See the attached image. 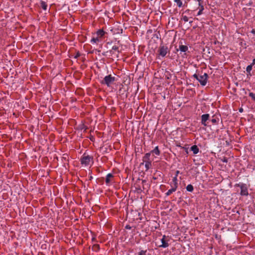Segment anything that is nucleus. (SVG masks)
Wrapping results in <instances>:
<instances>
[{
  "label": "nucleus",
  "mask_w": 255,
  "mask_h": 255,
  "mask_svg": "<svg viewBox=\"0 0 255 255\" xmlns=\"http://www.w3.org/2000/svg\"><path fill=\"white\" fill-rule=\"evenodd\" d=\"M150 153H146L142 158V162L140 163V165H143L145 163V167L146 171L148 170L151 167L152 160L150 158Z\"/></svg>",
  "instance_id": "nucleus-1"
},
{
  "label": "nucleus",
  "mask_w": 255,
  "mask_h": 255,
  "mask_svg": "<svg viewBox=\"0 0 255 255\" xmlns=\"http://www.w3.org/2000/svg\"><path fill=\"white\" fill-rule=\"evenodd\" d=\"M193 77L200 82L202 86H205L206 85L209 77L208 75L205 73L203 75L195 74Z\"/></svg>",
  "instance_id": "nucleus-2"
},
{
  "label": "nucleus",
  "mask_w": 255,
  "mask_h": 255,
  "mask_svg": "<svg viewBox=\"0 0 255 255\" xmlns=\"http://www.w3.org/2000/svg\"><path fill=\"white\" fill-rule=\"evenodd\" d=\"M115 81V77L112 76L111 75H109L104 77L101 81V83L103 85H106L108 87H110Z\"/></svg>",
  "instance_id": "nucleus-3"
},
{
  "label": "nucleus",
  "mask_w": 255,
  "mask_h": 255,
  "mask_svg": "<svg viewBox=\"0 0 255 255\" xmlns=\"http://www.w3.org/2000/svg\"><path fill=\"white\" fill-rule=\"evenodd\" d=\"M236 187H239L241 188V195L242 196H248L249 195L247 186L246 184L240 183L236 184Z\"/></svg>",
  "instance_id": "nucleus-4"
},
{
  "label": "nucleus",
  "mask_w": 255,
  "mask_h": 255,
  "mask_svg": "<svg viewBox=\"0 0 255 255\" xmlns=\"http://www.w3.org/2000/svg\"><path fill=\"white\" fill-rule=\"evenodd\" d=\"M93 157L90 155H85V154L81 157L80 160L82 164L85 166L88 165L91 161H93Z\"/></svg>",
  "instance_id": "nucleus-5"
},
{
  "label": "nucleus",
  "mask_w": 255,
  "mask_h": 255,
  "mask_svg": "<svg viewBox=\"0 0 255 255\" xmlns=\"http://www.w3.org/2000/svg\"><path fill=\"white\" fill-rule=\"evenodd\" d=\"M168 51V48L166 46H160L159 48L158 52L159 55L164 57Z\"/></svg>",
  "instance_id": "nucleus-6"
},
{
  "label": "nucleus",
  "mask_w": 255,
  "mask_h": 255,
  "mask_svg": "<svg viewBox=\"0 0 255 255\" xmlns=\"http://www.w3.org/2000/svg\"><path fill=\"white\" fill-rule=\"evenodd\" d=\"M210 115L208 114H206L202 115L201 116V124L204 126H207V121L209 120Z\"/></svg>",
  "instance_id": "nucleus-7"
},
{
  "label": "nucleus",
  "mask_w": 255,
  "mask_h": 255,
  "mask_svg": "<svg viewBox=\"0 0 255 255\" xmlns=\"http://www.w3.org/2000/svg\"><path fill=\"white\" fill-rule=\"evenodd\" d=\"M181 43L179 46V48L177 49V51L180 50L181 52H183L184 53V55H186V52L188 50V47L186 45H184L182 44V43L180 42Z\"/></svg>",
  "instance_id": "nucleus-8"
},
{
  "label": "nucleus",
  "mask_w": 255,
  "mask_h": 255,
  "mask_svg": "<svg viewBox=\"0 0 255 255\" xmlns=\"http://www.w3.org/2000/svg\"><path fill=\"white\" fill-rule=\"evenodd\" d=\"M166 236L163 235L162 237V238L161 240L162 244L160 246H159V247H162V248H166L169 246V244L167 242V241L166 240Z\"/></svg>",
  "instance_id": "nucleus-9"
},
{
  "label": "nucleus",
  "mask_w": 255,
  "mask_h": 255,
  "mask_svg": "<svg viewBox=\"0 0 255 255\" xmlns=\"http://www.w3.org/2000/svg\"><path fill=\"white\" fill-rule=\"evenodd\" d=\"M114 51H117L118 54L117 55V57H118V54L120 53V51L119 50V48L118 46L114 45L112 47L111 50L109 51V53L111 55H113L115 54Z\"/></svg>",
  "instance_id": "nucleus-10"
},
{
  "label": "nucleus",
  "mask_w": 255,
  "mask_h": 255,
  "mask_svg": "<svg viewBox=\"0 0 255 255\" xmlns=\"http://www.w3.org/2000/svg\"><path fill=\"white\" fill-rule=\"evenodd\" d=\"M113 177L114 176L112 173L107 174L106 178V183L107 185H109L112 182Z\"/></svg>",
  "instance_id": "nucleus-11"
},
{
  "label": "nucleus",
  "mask_w": 255,
  "mask_h": 255,
  "mask_svg": "<svg viewBox=\"0 0 255 255\" xmlns=\"http://www.w3.org/2000/svg\"><path fill=\"white\" fill-rule=\"evenodd\" d=\"M105 33V31H104L103 29H99L96 32L97 36L99 37L100 39L103 37Z\"/></svg>",
  "instance_id": "nucleus-12"
},
{
  "label": "nucleus",
  "mask_w": 255,
  "mask_h": 255,
  "mask_svg": "<svg viewBox=\"0 0 255 255\" xmlns=\"http://www.w3.org/2000/svg\"><path fill=\"white\" fill-rule=\"evenodd\" d=\"M191 150L193 151V153L196 154L199 152V148L196 145L191 146Z\"/></svg>",
  "instance_id": "nucleus-13"
},
{
  "label": "nucleus",
  "mask_w": 255,
  "mask_h": 255,
  "mask_svg": "<svg viewBox=\"0 0 255 255\" xmlns=\"http://www.w3.org/2000/svg\"><path fill=\"white\" fill-rule=\"evenodd\" d=\"M149 153H152L155 154L156 155H159L160 154V151L158 149V146L155 147V148L152 150Z\"/></svg>",
  "instance_id": "nucleus-14"
},
{
  "label": "nucleus",
  "mask_w": 255,
  "mask_h": 255,
  "mask_svg": "<svg viewBox=\"0 0 255 255\" xmlns=\"http://www.w3.org/2000/svg\"><path fill=\"white\" fill-rule=\"evenodd\" d=\"M40 6L41 7L46 10L47 9V4L46 3V2L44 1H42L41 0L40 2Z\"/></svg>",
  "instance_id": "nucleus-15"
},
{
  "label": "nucleus",
  "mask_w": 255,
  "mask_h": 255,
  "mask_svg": "<svg viewBox=\"0 0 255 255\" xmlns=\"http://www.w3.org/2000/svg\"><path fill=\"white\" fill-rule=\"evenodd\" d=\"M100 41V39L99 37L97 36L96 37H93L91 40V43H98Z\"/></svg>",
  "instance_id": "nucleus-16"
},
{
  "label": "nucleus",
  "mask_w": 255,
  "mask_h": 255,
  "mask_svg": "<svg viewBox=\"0 0 255 255\" xmlns=\"http://www.w3.org/2000/svg\"><path fill=\"white\" fill-rule=\"evenodd\" d=\"M186 190L189 192H192L194 190V188L192 185L189 184L186 187Z\"/></svg>",
  "instance_id": "nucleus-17"
},
{
  "label": "nucleus",
  "mask_w": 255,
  "mask_h": 255,
  "mask_svg": "<svg viewBox=\"0 0 255 255\" xmlns=\"http://www.w3.org/2000/svg\"><path fill=\"white\" fill-rule=\"evenodd\" d=\"M175 187L174 188H171L169 189L166 193L165 195L166 196H169L173 192L175 191Z\"/></svg>",
  "instance_id": "nucleus-18"
},
{
  "label": "nucleus",
  "mask_w": 255,
  "mask_h": 255,
  "mask_svg": "<svg viewBox=\"0 0 255 255\" xmlns=\"http://www.w3.org/2000/svg\"><path fill=\"white\" fill-rule=\"evenodd\" d=\"M174 1L176 3L178 7H181L183 6V3L181 0H174Z\"/></svg>",
  "instance_id": "nucleus-19"
},
{
  "label": "nucleus",
  "mask_w": 255,
  "mask_h": 255,
  "mask_svg": "<svg viewBox=\"0 0 255 255\" xmlns=\"http://www.w3.org/2000/svg\"><path fill=\"white\" fill-rule=\"evenodd\" d=\"M219 121L218 118L215 117V116H213V119L211 120V122L213 124H216Z\"/></svg>",
  "instance_id": "nucleus-20"
},
{
  "label": "nucleus",
  "mask_w": 255,
  "mask_h": 255,
  "mask_svg": "<svg viewBox=\"0 0 255 255\" xmlns=\"http://www.w3.org/2000/svg\"><path fill=\"white\" fill-rule=\"evenodd\" d=\"M253 65L250 64L247 67L246 71L247 73H250L251 71L253 69Z\"/></svg>",
  "instance_id": "nucleus-21"
},
{
  "label": "nucleus",
  "mask_w": 255,
  "mask_h": 255,
  "mask_svg": "<svg viewBox=\"0 0 255 255\" xmlns=\"http://www.w3.org/2000/svg\"><path fill=\"white\" fill-rule=\"evenodd\" d=\"M249 96L251 97L252 99L255 101V93L250 92L249 94Z\"/></svg>",
  "instance_id": "nucleus-22"
},
{
  "label": "nucleus",
  "mask_w": 255,
  "mask_h": 255,
  "mask_svg": "<svg viewBox=\"0 0 255 255\" xmlns=\"http://www.w3.org/2000/svg\"><path fill=\"white\" fill-rule=\"evenodd\" d=\"M200 9H199L198 13H197V15H201L202 13V11L204 9L203 5H200Z\"/></svg>",
  "instance_id": "nucleus-23"
},
{
  "label": "nucleus",
  "mask_w": 255,
  "mask_h": 255,
  "mask_svg": "<svg viewBox=\"0 0 255 255\" xmlns=\"http://www.w3.org/2000/svg\"><path fill=\"white\" fill-rule=\"evenodd\" d=\"M172 183L173 184H178L177 183V177L176 176H174L172 179Z\"/></svg>",
  "instance_id": "nucleus-24"
},
{
  "label": "nucleus",
  "mask_w": 255,
  "mask_h": 255,
  "mask_svg": "<svg viewBox=\"0 0 255 255\" xmlns=\"http://www.w3.org/2000/svg\"><path fill=\"white\" fill-rule=\"evenodd\" d=\"M170 185H171V186L172 187L171 188H174L175 187H176L175 188V191H176L177 188V187H178V184H176V185H175V184H173L172 183H171L170 184Z\"/></svg>",
  "instance_id": "nucleus-25"
},
{
  "label": "nucleus",
  "mask_w": 255,
  "mask_h": 255,
  "mask_svg": "<svg viewBox=\"0 0 255 255\" xmlns=\"http://www.w3.org/2000/svg\"><path fill=\"white\" fill-rule=\"evenodd\" d=\"M146 251L142 250L139 253L138 255H146Z\"/></svg>",
  "instance_id": "nucleus-26"
},
{
  "label": "nucleus",
  "mask_w": 255,
  "mask_h": 255,
  "mask_svg": "<svg viewBox=\"0 0 255 255\" xmlns=\"http://www.w3.org/2000/svg\"><path fill=\"white\" fill-rule=\"evenodd\" d=\"M95 248L94 250H99L100 249V247H99V245H95L93 246V249Z\"/></svg>",
  "instance_id": "nucleus-27"
},
{
  "label": "nucleus",
  "mask_w": 255,
  "mask_h": 255,
  "mask_svg": "<svg viewBox=\"0 0 255 255\" xmlns=\"http://www.w3.org/2000/svg\"><path fill=\"white\" fill-rule=\"evenodd\" d=\"M182 19L185 21L187 22L188 21V17L187 16H183L182 17Z\"/></svg>",
  "instance_id": "nucleus-28"
},
{
  "label": "nucleus",
  "mask_w": 255,
  "mask_h": 255,
  "mask_svg": "<svg viewBox=\"0 0 255 255\" xmlns=\"http://www.w3.org/2000/svg\"><path fill=\"white\" fill-rule=\"evenodd\" d=\"M222 161L223 162H225V163H227L228 162V159L227 158L224 157L222 159Z\"/></svg>",
  "instance_id": "nucleus-29"
},
{
  "label": "nucleus",
  "mask_w": 255,
  "mask_h": 255,
  "mask_svg": "<svg viewBox=\"0 0 255 255\" xmlns=\"http://www.w3.org/2000/svg\"><path fill=\"white\" fill-rule=\"evenodd\" d=\"M80 56V53H79V52H78L76 55L74 56V58H77L78 57H79V56Z\"/></svg>",
  "instance_id": "nucleus-30"
},
{
  "label": "nucleus",
  "mask_w": 255,
  "mask_h": 255,
  "mask_svg": "<svg viewBox=\"0 0 255 255\" xmlns=\"http://www.w3.org/2000/svg\"><path fill=\"white\" fill-rule=\"evenodd\" d=\"M143 189H146L147 187H148V184H144L143 185Z\"/></svg>",
  "instance_id": "nucleus-31"
},
{
  "label": "nucleus",
  "mask_w": 255,
  "mask_h": 255,
  "mask_svg": "<svg viewBox=\"0 0 255 255\" xmlns=\"http://www.w3.org/2000/svg\"><path fill=\"white\" fill-rule=\"evenodd\" d=\"M125 228H126V229H128V230H129V229H131V227L129 225H127L126 226V227H125Z\"/></svg>",
  "instance_id": "nucleus-32"
},
{
  "label": "nucleus",
  "mask_w": 255,
  "mask_h": 255,
  "mask_svg": "<svg viewBox=\"0 0 255 255\" xmlns=\"http://www.w3.org/2000/svg\"><path fill=\"white\" fill-rule=\"evenodd\" d=\"M251 64L253 66H254L255 64V58L253 60V62Z\"/></svg>",
  "instance_id": "nucleus-33"
},
{
  "label": "nucleus",
  "mask_w": 255,
  "mask_h": 255,
  "mask_svg": "<svg viewBox=\"0 0 255 255\" xmlns=\"http://www.w3.org/2000/svg\"><path fill=\"white\" fill-rule=\"evenodd\" d=\"M179 173H180V171H178V170H177L176 171V174H175V176H176L177 177V176H178V174H179Z\"/></svg>",
  "instance_id": "nucleus-34"
},
{
  "label": "nucleus",
  "mask_w": 255,
  "mask_h": 255,
  "mask_svg": "<svg viewBox=\"0 0 255 255\" xmlns=\"http://www.w3.org/2000/svg\"><path fill=\"white\" fill-rule=\"evenodd\" d=\"M252 76V74L251 73V72L250 73H247V76L249 77H251Z\"/></svg>",
  "instance_id": "nucleus-35"
},
{
  "label": "nucleus",
  "mask_w": 255,
  "mask_h": 255,
  "mask_svg": "<svg viewBox=\"0 0 255 255\" xmlns=\"http://www.w3.org/2000/svg\"><path fill=\"white\" fill-rule=\"evenodd\" d=\"M93 179V176L92 175H90L89 177V180H92Z\"/></svg>",
  "instance_id": "nucleus-36"
},
{
  "label": "nucleus",
  "mask_w": 255,
  "mask_h": 255,
  "mask_svg": "<svg viewBox=\"0 0 255 255\" xmlns=\"http://www.w3.org/2000/svg\"><path fill=\"white\" fill-rule=\"evenodd\" d=\"M146 182V180H142V183H143V185L145 184Z\"/></svg>",
  "instance_id": "nucleus-37"
},
{
  "label": "nucleus",
  "mask_w": 255,
  "mask_h": 255,
  "mask_svg": "<svg viewBox=\"0 0 255 255\" xmlns=\"http://www.w3.org/2000/svg\"><path fill=\"white\" fill-rule=\"evenodd\" d=\"M198 0V1L199 2V5H202L201 4V3H200V1H201L202 0Z\"/></svg>",
  "instance_id": "nucleus-38"
},
{
  "label": "nucleus",
  "mask_w": 255,
  "mask_h": 255,
  "mask_svg": "<svg viewBox=\"0 0 255 255\" xmlns=\"http://www.w3.org/2000/svg\"><path fill=\"white\" fill-rule=\"evenodd\" d=\"M243 111V109L241 108V109H239V112H242Z\"/></svg>",
  "instance_id": "nucleus-39"
},
{
  "label": "nucleus",
  "mask_w": 255,
  "mask_h": 255,
  "mask_svg": "<svg viewBox=\"0 0 255 255\" xmlns=\"http://www.w3.org/2000/svg\"><path fill=\"white\" fill-rule=\"evenodd\" d=\"M252 32H253V33H255V30L254 29H253L252 31Z\"/></svg>",
  "instance_id": "nucleus-40"
},
{
  "label": "nucleus",
  "mask_w": 255,
  "mask_h": 255,
  "mask_svg": "<svg viewBox=\"0 0 255 255\" xmlns=\"http://www.w3.org/2000/svg\"><path fill=\"white\" fill-rule=\"evenodd\" d=\"M153 179L154 180H156L157 178H156V177H153Z\"/></svg>",
  "instance_id": "nucleus-41"
}]
</instances>
